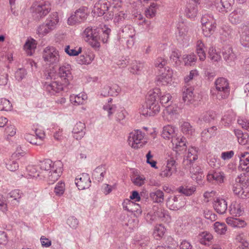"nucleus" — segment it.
<instances>
[{
	"instance_id": "58",
	"label": "nucleus",
	"mask_w": 249,
	"mask_h": 249,
	"mask_svg": "<svg viewBox=\"0 0 249 249\" xmlns=\"http://www.w3.org/2000/svg\"><path fill=\"white\" fill-rule=\"evenodd\" d=\"M110 31V29L106 26L102 28V34L101 35L100 38L101 37V40L103 43H106L107 42Z\"/></svg>"
},
{
	"instance_id": "26",
	"label": "nucleus",
	"mask_w": 249,
	"mask_h": 249,
	"mask_svg": "<svg viewBox=\"0 0 249 249\" xmlns=\"http://www.w3.org/2000/svg\"><path fill=\"white\" fill-rule=\"evenodd\" d=\"M149 240V237L147 234L139 233L134 237V244L136 246L141 247L142 249H143V248L148 245Z\"/></svg>"
},
{
	"instance_id": "2",
	"label": "nucleus",
	"mask_w": 249,
	"mask_h": 249,
	"mask_svg": "<svg viewBox=\"0 0 249 249\" xmlns=\"http://www.w3.org/2000/svg\"><path fill=\"white\" fill-rule=\"evenodd\" d=\"M54 63H46L45 66V76L47 79H53L55 80L59 77L64 81V84L68 85L72 76L71 73V66L67 63L59 68L55 66Z\"/></svg>"
},
{
	"instance_id": "1",
	"label": "nucleus",
	"mask_w": 249,
	"mask_h": 249,
	"mask_svg": "<svg viewBox=\"0 0 249 249\" xmlns=\"http://www.w3.org/2000/svg\"><path fill=\"white\" fill-rule=\"evenodd\" d=\"M39 166L41 176L49 184L56 181L62 173V163L60 161L53 162L50 159H46L40 161Z\"/></svg>"
},
{
	"instance_id": "32",
	"label": "nucleus",
	"mask_w": 249,
	"mask_h": 249,
	"mask_svg": "<svg viewBox=\"0 0 249 249\" xmlns=\"http://www.w3.org/2000/svg\"><path fill=\"white\" fill-rule=\"evenodd\" d=\"M243 11L240 9L235 10L229 16V20L231 23L237 24L241 22L243 18Z\"/></svg>"
},
{
	"instance_id": "45",
	"label": "nucleus",
	"mask_w": 249,
	"mask_h": 249,
	"mask_svg": "<svg viewBox=\"0 0 249 249\" xmlns=\"http://www.w3.org/2000/svg\"><path fill=\"white\" fill-rule=\"evenodd\" d=\"M105 166H100L95 168L92 173V176L98 181L103 179L105 174Z\"/></svg>"
},
{
	"instance_id": "43",
	"label": "nucleus",
	"mask_w": 249,
	"mask_h": 249,
	"mask_svg": "<svg viewBox=\"0 0 249 249\" xmlns=\"http://www.w3.org/2000/svg\"><path fill=\"white\" fill-rule=\"evenodd\" d=\"M81 22L86 20L88 16V9L86 7H81L74 13Z\"/></svg>"
},
{
	"instance_id": "24",
	"label": "nucleus",
	"mask_w": 249,
	"mask_h": 249,
	"mask_svg": "<svg viewBox=\"0 0 249 249\" xmlns=\"http://www.w3.org/2000/svg\"><path fill=\"white\" fill-rule=\"evenodd\" d=\"M176 127L172 125H167L162 128L161 137L166 140H172L178 134Z\"/></svg>"
},
{
	"instance_id": "8",
	"label": "nucleus",
	"mask_w": 249,
	"mask_h": 249,
	"mask_svg": "<svg viewBox=\"0 0 249 249\" xmlns=\"http://www.w3.org/2000/svg\"><path fill=\"white\" fill-rule=\"evenodd\" d=\"M98 29L92 28L90 27L86 28L82 34L84 40L87 42L95 49H99L100 47V36Z\"/></svg>"
},
{
	"instance_id": "53",
	"label": "nucleus",
	"mask_w": 249,
	"mask_h": 249,
	"mask_svg": "<svg viewBox=\"0 0 249 249\" xmlns=\"http://www.w3.org/2000/svg\"><path fill=\"white\" fill-rule=\"evenodd\" d=\"M12 108V105L10 102L5 99H0V111H10Z\"/></svg>"
},
{
	"instance_id": "48",
	"label": "nucleus",
	"mask_w": 249,
	"mask_h": 249,
	"mask_svg": "<svg viewBox=\"0 0 249 249\" xmlns=\"http://www.w3.org/2000/svg\"><path fill=\"white\" fill-rule=\"evenodd\" d=\"M116 120L121 124H124L125 122V117L127 114L126 110L124 108L117 110L115 112Z\"/></svg>"
},
{
	"instance_id": "18",
	"label": "nucleus",
	"mask_w": 249,
	"mask_h": 249,
	"mask_svg": "<svg viewBox=\"0 0 249 249\" xmlns=\"http://www.w3.org/2000/svg\"><path fill=\"white\" fill-rule=\"evenodd\" d=\"M185 202L180 196H174L169 198L167 201V206L173 211L178 210L184 206Z\"/></svg>"
},
{
	"instance_id": "11",
	"label": "nucleus",
	"mask_w": 249,
	"mask_h": 249,
	"mask_svg": "<svg viewBox=\"0 0 249 249\" xmlns=\"http://www.w3.org/2000/svg\"><path fill=\"white\" fill-rule=\"evenodd\" d=\"M129 144L134 148H140L146 142L144 133L140 130H135L129 133L128 138Z\"/></svg>"
},
{
	"instance_id": "9",
	"label": "nucleus",
	"mask_w": 249,
	"mask_h": 249,
	"mask_svg": "<svg viewBox=\"0 0 249 249\" xmlns=\"http://www.w3.org/2000/svg\"><path fill=\"white\" fill-rule=\"evenodd\" d=\"M203 33L206 36H209L213 34L216 28V21L211 14H205L201 19Z\"/></svg>"
},
{
	"instance_id": "27",
	"label": "nucleus",
	"mask_w": 249,
	"mask_h": 249,
	"mask_svg": "<svg viewBox=\"0 0 249 249\" xmlns=\"http://www.w3.org/2000/svg\"><path fill=\"white\" fill-rule=\"evenodd\" d=\"M228 204L226 201L223 198H216L213 203L215 210L219 214H224L228 210Z\"/></svg>"
},
{
	"instance_id": "6",
	"label": "nucleus",
	"mask_w": 249,
	"mask_h": 249,
	"mask_svg": "<svg viewBox=\"0 0 249 249\" xmlns=\"http://www.w3.org/2000/svg\"><path fill=\"white\" fill-rule=\"evenodd\" d=\"M31 9L35 16L41 18L50 13L51 10V3L47 0H36L33 3Z\"/></svg>"
},
{
	"instance_id": "37",
	"label": "nucleus",
	"mask_w": 249,
	"mask_h": 249,
	"mask_svg": "<svg viewBox=\"0 0 249 249\" xmlns=\"http://www.w3.org/2000/svg\"><path fill=\"white\" fill-rule=\"evenodd\" d=\"M205 46L201 40L197 41L196 44V51L199 57V60L201 61H204L206 58Z\"/></svg>"
},
{
	"instance_id": "21",
	"label": "nucleus",
	"mask_w": 249,
	"mask_h": 249,
	"mask_svg": "<svg viewBox=\"0 0 249 249\" xmlns=\"http://www.w3.org/2000/svg\"><path fill=\"white\" fill-rule=\"evenodd\" d=\"M236 156L239 159V168L247 172H249V153L240 152L236 154Z\"/></svg>"
},
{
	"instance_id": "64",
	"label": "nucleus",
	"mask_w": 249,
	"mask_h": 249,
	"mask_svg": "<svg viewBox=\"0 0 249 249\" xmlns=\"http://www.w3.org/2000/svg\"><path fill=\"white\" fill-rule=\"evenodd\" d=\"M8 73L5 70L0 71V86H5L8 81Z\"/></svg>"
},
{
	"instance_id": "50",
	"label": "nucleus",
	"mask_w": 249,
	"mask_h": 249,
	"mask_svg": "<svg viewBox=\"0 0 249 249\" xmlns=\"http://www.w3.org/2000/svg\"><path fill=\"white\" fill-rule=\"evenodd\" d=\"M116 108V105L112 104H106L103 107L104 111L107 112V116L110 119L112 118L113 115L115 113Z\"/></svg>"
},
{
	"instance_id": "62",
	"label": "nucleus",
	"mask_w": 249,
	"mask_h": 249,
	"mask_svg": "<svg viewBox=\"0 0 249 249\" xmlns=\"http://www.w3.org/2000/svg\"><path fill=\"white\" fill-rule=\"evenodd\" d=\"M67 223L71 228L76 229L78 227L79 221L74 216H72L68 218Z\"/></svg>"
},
{
	"instance_id": "41",
	"label": "nucleus",
	"mask_w": 249,
	"mask_h": 249,
	"mask_svg": "<svg viewBox=\"0 0 249 249\" xmlns=\"http://www.w3.org/2000/svg\"><path fill=\"white\" fill-rule=\"evenodd\" d=\"M166 231V229L162 224L155 226L153 235L156 240H160L163 237Z\"/></svg>"
},
{
	"instance_id": "49",
	"label": "nucleus",
	"mask_w": 249,
	"mask_h": 249,
	"mask_svg": "<svg viewBox=\"0 0 249 249\" xmlns=\"http://www.w3.org/2000/svg\"><path fill=\"white\" fill-rule=\"evenodd\" d=\"M82 52L81 47H74L72 46L68 45L65 48V52L70 56H77Z\"/></svg>"
},
{
	"instance_id": "31",
	"label": "nucleus",
	"mask_w": 249,
	"mask_h": 249,
	"mask_svg": "<svg viewBox=\"0 0 249 249\" xmlns=\"http://www.w3.org/2000/svg\"><path fill=\"white\" fill-rule=\"evenodd\" d=\"M172 96L169 93L161 92L159 89V94H158V100L161 105L164 107H167L170 106L172 103Z\"/></svg>"
},
{
	"instance_id": "14",
	"label": "nucleus",
	"mask_w": 249,
	"mask_h": 249,
	"mask_svg": "<svg viewBox=\"0 0 249 249\" xmlns=\"http://www.w3.org/2000/svg\"><path fill=\"white\" fill-rule=\"evenodd\" d=\"M43 58L45 61L58 62L59 61L58 52L53 47H47L43 51Z\"/></svg>"
},
{
	"instance_id": "51",
	"label": "nucleus",
	"mask_w": 249,
	"mask_h": 249,
	"mask_svg": "<svg viewBox=\"0 0 249 249\" xmlns=\"http://www.w3.org/2000/svg\"><path fill=\"white\" fill-rule=\"evenodd\" d=\"M213 228L215 231L219 234H225L227 230L226 225L219 222H216L213 225Z\"/></svg>"
},
{
	"instance_id": "4",
	"label": "nucleus",
	"mask_w": 249,
	"mask_h": 249,
	"mask_svg": "<svg viewBox=\"0 0 249 249\" xmlns=\"http://www.w3.org/2000/svg\"><path fill=\"white\" fill-rule=\"evenodd\" d=\"M197 150L195 147H191L188 149V152L185 156L184 164L191 165L190 172L192 178L197 183L202 179L204 177L203 171L200 167L195 163L193 161L197 159Z\"/></svg>"
},
{
	"instance_id": "16",
	"label": "nucleus",
	"mask_w": 249,
	"mask_h": 249,
	"mask_svg": "<svg viewBox=\"0 0 249 249\" xmlns=\"http://www.w3.org/2000/svg\"><path fill=\"white\" fill-rule=\"evenodd\" d=\"M225 178L224 172L216 170H210L207 176V180L213 183H222L224 182Z\"/></svg>"
},
{
	"instance_id": "63",
	"label": "nucleus",
	"mask_w": 249,
	"mask_h": 249,
	"mask_svg": "<svg viewBox=\"0 0 249 249\" xmlns=\"http://www.w3.org/2000/svg\"><path fill=\"white\" fill-rule=\"evenodd\" d=\"M26 71L24 68H19L15 72V78L18 81H21L26 76Z\"/></svg>"
},
{
	"instance_id": "44",
	"label": "nucleus",
	"mask_w": 249,
	"mask_h": 249,
	"mask_svg": "<svg viewBox=\"0 0 249 249\" xmlns=\"http://www.w3.org/2000/svg\"><path fill=\"white\" fill-rule=\"evenodd\" d=\"M53 30V29L46 22V23H43L38 27L37 34L40 37H43Z\"/></svg>"
},
{
	"instance_id": "38",
	"label": "nucleus",
	"mask_w": 249,
	"mask_h": 249,
	"mask_svg": "<svg viewBox=\"0 0 249 249\" xmlns=\"http://www.w3.org/2000/svg\"><path fill=\"white\" fill-rule=\"evenodd\" d=\"M59 21L58 13L56 12L52 13L47 19L46 22L53 30L56 28Z\"/></svg>"
},
{
	"instance_id": "19",
	"label": "nucleus",
	"mask_w": 249,
	"mask_h": 249,
	"mask_svg": "<svg viewBox=\"0 0 249 249\" xmlns=\"http://www.w3.org/2000/svg\"><path fill=\"white\" fill-rule=\"evenodd\" d=\"M171 141L173 145V150L177 152L186 149V139L183 136L177 134Z\"/></svg>"
},
{
	"instance_id": "36",
	"label": "nucleus",
	"mask_w": 249,
	"mask_h": 249,
	"mask_svg": "<svg viewBox=\"0 0 249 249\" xmlns=\"http://www.w3.org/2000/svg\"><path fill=\"white\" fill-rule=\"evenodd\" d=\"M234 0H220V5L218 6L219 11L227 13L231 10Z\"/></svg>"
},
{
	"instance_id": "25",
	"label": "nucleus",
	"mask_w": 249,
	"mask_h": 249,
	"mask_svg": "<svg viewBox=\"0 0 249 249\" xmlns=\"http://www.w3.org/2000/svg\"><path fill=\"white\" fill-rule=\"evenodd\" d=\"M37 41L32 37H28L23 46V50L28 55H33L36 49Z\"/></svg>"
},
{
	"instance_id": "13",
	"label": "nucleus",
	"mask_w": 249,
	"mask_h": 249,
	"mask_svg": "<svg viewBox=\"0 0 249 249\" xmlns=\"http://www.w3.org/2000/svg\"><path fill=\"white\" fill-rule=\"evenodd\" d=\"M177 163L175 160L170 159L167 160L165 165L161 168L160 176L162 178H169L177 172Z\"/></svg>"
},
{
	"instance_id": "55",
	"label": "nucleus",
	"mask_w": 249,
	"mask_h": 249,
	"mask_svg": "<svg viewBox=\"0 0 249 249\" xmlns=\"http://www.w3.org/2000/svg\"><path fill=\"white\" fill-rule=\"evenodd\" d=\"M200 242L202 244L207 245L213 239L212 235L207 232H202L199 234Z\"/></svg>"
},
{
	"instance_id": "57",
	"label": "nucleus",
	"mask_w": 249,
	"mask_h": 249,
	"mask_svg": "<svg viewBox=\"0 0 249 249\" xmlns=\"http://www.w3.org/2000/svg\"><path fill=\"white\" fill-rule=\"evenodd\" d=\"M52 132H54L53 137L56 140H60L62 138V129L55 124L52 125Z\"/></svg>"
},
{
	"instance_id": "29",
	"label": "nucleus",
	"mask_w": 249,
	"mask_h": 249,
	"mask_svg": "<svg viewBox=\"0 0 249 249\" xmlns=\"http://www.w3.org/2000/svg\"><path fill=\"white\" fill-rule=\"evenodd\" d=\"M85 124L81 122L77 123L73 127L72 133L76 140L81 139L85 134Z\"/></svg>"
},
{
	"instance_id": "60",
	"label": "nucleus",
	"mask_w": 249,
	"mask_h": 249,
	"mask_svg": "<svg viewBox=\"0 0 249 249\" xmlns=\"http://www.w3.org/2000/svg\"><path fill=\"white\" fill-rule=\"evenodd\" d=\"M8 195L9 197L13 198V199L18 202L19 199L22 196V193L19 190L16 189L11 191Z\"/></svg>"
},
{
	"instance_id": "47",
	"label": "nucleus",
	"mask_w": 249,
	"mask_h": 249,
	"mask_svg": "<svg viewBox=\"0 0 249 249\" xmlns=\"http://www.w3.org/2000/svg\"><path fill=\"white\" fill-rule=\"evenodd\" d=\"M180 127L182 132L186 135L192 136L195 132V129L189 122H183Z\"/></svg>"
},
{
	"instance_id": "12",
	"label": "nucleus",
	"mask_w": 249,
	"mask_h": 249,
	"mask_svg": "<svg viewBox=\"0 0 249 249\" xmlns=\"http://www.w3.org/2000/svg\"><path fill=\"white\" fill-rule=\"evenodd\" d=\"M110 8V3L107 0H99L95 3L92 14L93 17H100L106 14Z\"/></svg>"
},
{
	"instance_id": "52",
	"label": "nucleus",
	"mask_w": 249,
	"mask_h": 249,
	"mask_svg": "<svg viewBox=\"0 0 249 249\" xmlns=\"http://www.w3.org/2000/svg\"><path fill=\"white\" fill-rule=\"evenodd\" d=\"M65 190V184L64 182L60 181L56 183L54 188V192L57 196H61Z\"/></svg>"
},
{
	"instance_id": "42",
	"label": "nucleus",
	"mask_w": 249,
	"mask_h": 249,
	"mask_svg": "<svg viewBox=\"0 0 249 249\" xmlns=\"http://www.w3.org/2000/svg\"><path fill=\"white\" fill-rule=\"evenodd\" d=\"M235 120V115L232 111L227 112L221 119V122L226 126L231 125Z\"/></svg>"
},
{
	"instance_id": "23",
	"label": "nucleus",
	"mask_w": 249,
	"mask_h": 249,
	"mask_svg": "<svg viewBox=\"0 0 249 249\" xmlns=\"http://www.w3.org/2000/svg\"><path fill=\"white\" fill-rule=\"evenodd\" d=\"M153 210L157 218L165 223H169L171 222V217L167 210L156 206H153Z\"/></svg>"
},
{
	"instance_id": "56",
	"label": "nucleus",
	"mask_w": 249,
	"mask_h": 249,
	"mask_svg": "<svg viewBox=\"0 0 249 249\" xmlns=\"http://www.w3.org/2000/svg\"><path fill=\"white\" fill-rule=\"evenodd\" d=\"M223 57L225 61H235V54L233 53L231 47H228L223 53Z\"/></svg>"
},
{
	"instance_id": "54",
	"label": "nucleus",
	"mask_w": 249,
	"mask_h": 249,
	"mask_svg": "<svg viewBox=\"0 0 249 249\" xmlns=\"http://www.w3.org/2000/svg\"><path fill=\"white\" fill-rule=\"evenodd\" d=\"M207 160L211 167L218 168L220 166V160L215 155H210L207 158Z\"/></svg>"
},
{
	"instance_id": "17",
	"label": "nucleus",
	"mask_w": 249,
	"mask_h": 249,
	"mask_svg": "<svg viewBox=\"0 0 249 249\" xmlns=\"http://www.w3.org/2000/svg\"><path fill=\"white\" fill-rule=\"evenodd\" d=\"M20 148H18L16 152L12 155V159L6 163V168L11 171H15L18 168V163L17 160L19 159L20 156H23L24 152L20 151Z\"/></svg>"
},
{
	"instance_id": "5",
	"label": "nucleus",
	"mask_w": 249,
	"mask_h": 249,
	"mask_svg": "<svg viewBox=\"0 0 249 249\" xmlns=\"http://www.w3.org/2000/svg\"><path fill=\"white\" fill-rule=\"evenodd\" d=\"M230 93L228 80L224 77L217 78L213 87L211 89L210 94L213 99L221 101L227 99Z\"/></svg>"
},
{
	"instance_id": "22",
	"label": "nucleus",
	"mask_w": 249,
	"mask_h": 249,
	"mask_svg": "<svg viewBox=\"0 0 249 249\" xmlns=\"http://www.w3.org/2000/svg\"><path fill=\"white\" fill-rule=\"evenodd\" d=\"M228 211L231 215L240 216L244 213V208L239 200L232 201L229 206Z\"/></svg>"
},
{
	"instance_id": "59",
	"label": "nucleus",
	"mask_w": 249,
	"mask_h": 249,
	"mask_svg": "<svg viewBox=\"0 0 249 249\" xmlns=\"http://www.w3.org/2000/svg\"><path fill=\"white\" fill-rule=\"evenodd\" d=\"M157 9V5L155 3H152L145 11V15L147 18H153L156 15Z\"/></svg>"
},
{
	"instance_id": "20",
	"label": "nucleus",
	"mask_w": 249,
	"mask_h": 249,
	"mask_svg": "<svg viewBox=\"0 0 249 249\" xmlns=\"http://www.w3.org/2000/svg\"><path fill=\"white\" fill-rule=\"evenodd\" d=\"M182 99L187 104H192L195 101L194 88L189 85H184L182 89Z\"/></svg>"
},
{
	"instance_id": "3",
	"label": "nucleus",
	"mask_w": 249,
	"mask_h": 249,
	"mask_svg": "<svg viewBox=\"0 0 249 249\" xmlns=\"http://www.w3.org/2000/svg\"><path fill=\"white\" fill-rule=\"evenodd\" d=\"M159 89L155 88L149 91L144 105L140 108V113L145 117L154 116L160 110V105L158 100Z\"/></svg>"
},
{
	"instance_id": "35",
	"label": "nucleus",
	"mask_w": 249,
	"mask_h": 249,
	"mask_svg": "<svg viewBox=\"0 0 249 249\" xmlns=\"http://www.w3.org/2000/svg\"><path fill=\"white\" fill-rule=\"evenodd\" d=\"M198 13L197 6L194 3H188L186 7L185 13L186 17L193 18L196 17Z\"/></svg>"
},
{
	"instance_id": "61",
	"label": "nucleus",
	"mask_w": 249,
	"mask_h": 249,
	"mask_svg": "<svg viewBox=\"0 0 249 249\" xmlns=\"http://www.w3.org/2000/svg\"><path fill=\"white\" fill-rule=\"evenodd\" d=\"M237 123L243 129L249 131V118H239Z\"/></svg>"
},
{
	"instance_id": "28",
	"label": "nucleus",
	"mask_w": 249,
	"mask_h": 249,
	"mask_svg": "<svg viewBox=\"0 0 249 249\" xmlns=\"http://www.w3.org/2000/svg\"><path fill=\"white\" fill-rule=\"evenodd\" d=\"M232 191L235 195L242 199L249 198V189L247 188L244 189L240 183L234 184Z\"/></svg>"
},
{
	"instance_id": "7",
	"label": "nucleus",
	"mask_w": 249,
	"mask_h": 249,
	"mask_svg": "<svg viewBox=\"0 0 249 249\" xmlns=\"http://www.w3.org/2000/svg\"><path fill=\"white\" fill-rule=\"evenodd\" d=\"M160 74L157 77V84L168 85L173 82V71L165 63H158L156 66Z\"/></svg>"
},
{
	"instance_id": "39",
	"label": "nucleus",
	"mask_w": 249,
	"mask_h": 249,
	"mask_svg": "<svg viewBox=\"0 0 249 249\" xmlns=\"http://www.w3.org/2000/svg\"><path fill=\"white\" fill-rule=\"evenodd\" d=\"M196 191V187L193 184H185L178 188L179 192L186 196L192 195Z\"/></svg>"
},
{
	"instance_id": "34",
	"label": "nucleus",
	"mask_w": 249,
	"mask_h": 249,
	"mask_svg": "<svg viewBox=\"0 0 249 249\" xmlns=\"http://www.w3.org/2000/svg\"><path fill=\"white\" fill-rule=\"evenodd\" d=\"M149 197L153 202L161 203L164 200V193L160 190L156 189L150 193Z\"/></svg>"
},
{
	"instance_id": "46",
	"label": "nucleus",
	"mask_w": 249,
	"mask_h": 249,
	"mask_svg": "<svg viewBox=\"0 0 249 249\" xmlns=\"http://www.w3.org/2000/svg\"><path fill=\"white\" fill-rule=\"evenodd\" d=\"M26 170L28 172V175L31 178H37L39 177L40 179H43L41 176L40 171L38 170V167L34 165H29L27 167Z\"/></svg>"
},
{
	"instance_id": "33",
	"label": "nucleus",
	"mask_w": 249,
	"mask_h": 249,
	"mask_svg": "<svg viewBox=\"0 0 249 249\" xmlns=\"http://www.w3.org/2000/svg\"><path fill=\"white\" fill-rule=\"evenodd\" d=\"M240 41L242 46L249 48V25L243 27Z\"/></svg>"
},
{
	"instance_id": "15",
	"label": "nucleus",
	"mask_w": 249,
	"mask_h": 249,
	"mask_svg": "<svg viewBox=\"0 0 249 249\" xmlns=\"http://www.w3.org/2000/svg\"><path fill=\"white\" fill-rule=\"evenodd\" d=\"M75 183L79 190H85L91 185V180L88 174L83 173L78 176L75 180Z\"/></svg>"
},
{
	"instance_id": "40",
	"label": "nucleus",
	"mask_w": 249,
	"mask_h": 249,
	"mask_svg": "<svg viewBox=\"0 0 249 249\" xmlns=\"http://www.w3.org/2000/svg\"><path fill=\"white\" fill-rule=\"evenodd\" d=\"M216 114L213 111H209L202 113L198 118V121L201 122L210 123L215 118Z\"/></svg>"
},
{
	"instance_id": "10",
	"label": "nucleus",
	"mask_w": 249,
	"mask_h": 249,
	"mask_svg": "<svg viewBox=\"0 0 249 249\" xmlns=\"http://www.w3.org/2000/svg\"><path fill=\"white\" fill-rule=\"evenodd\" d=\"M44 78L47 81L42 83L43 89L48 94L55 95L63 89V85L61 83L50 78L47 79L45 76V73H44Z\"/></svg>"
},
{
	"instance_id": "30",
	"label": "nucleus",
	"mask_w": 249,
	"mask_h": 249,
	"mask_svg": "<svg viewBox=\"0 0 249 249\" xmlns=\"http://www.w3.org/2000/svg\"><path fill=\"white\" fill-rule=\"evenodd\" d=\"M226 223L227 224L234 228H245L247 224L246 222L240 218H233L229 217L226 218Z\"/></svg>"
}]
</instances>
